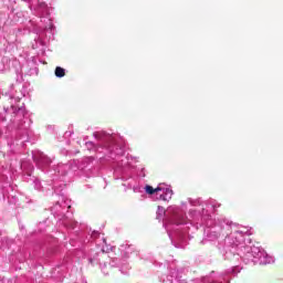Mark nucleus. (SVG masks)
<instances>
[{"label": "nucleus", "instance_id": "obj_3", "mask_svg": "<svg viewBox=\"0 0 283 283\" xmlns=\"http://www.w3.org/2000/svg\"><path fill=\"white\" fill-rule=\"evenodd\" d=\"M158 191H163V188L161 187L155 188V193H158Z\"/></svg>", "mask_w": 283, "mask_h": 283}, {"label": "nucleus", "instance_id": "obj_4", "mask_svg": "<svg viewBox=\"0 0 283 283\" xmlns=\"http://www.w3.org/2000/svg\"><path fill=\"white\" fill-rule=\"evenodd\" d=\"M166 193H169L171 196L172 191L169 189H166Z\"/></svg>", "mask_w": 283, "mask_h": 283}, {"label": "nucleus", "instance_id": "obj_2", "mask_svg": "<svg viewBox=\"0 0 283 283\" xmlns=\"http://www.w3.org/2000/svg\"><path fill=\"white\" fill-rule=\"evenodd\" d=\"M145 191H146V193H148V196H154V193H156V188H154L151 186H146Z\"/></svg>", "mask_w": 283, "mask_h": 283}, {"label": "nucleus", "instance_id": "obj_1", "mask_svg": "<svg viewBox=\"0 0 283 283\" xmlns=\"http://www.w3.org/2000/svg\"><path fill=\"white\" fill-rule=\"evenodd\" d=\"M55 76L57 78H63V76H65V69H63L61 66H56L55 67Z\"/></svg>", "mask_w": 283, "mask_h": 283}]
</instances>
